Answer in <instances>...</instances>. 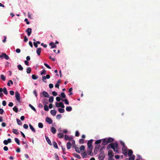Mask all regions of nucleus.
I'll use <instances>...</instances> for the list:
<instances>
[{"mask_svg": "<svg viewBox=\"0 0 160 160\" xmlns=\"http://www.w3.org/2000/svg\"><path fill=\"white\" fill-rule=\"evenodd\" d=\"M54 155L55 159L56 160H59V158L57 154L56 153H55L54 154Z\"/></svg>", "mask_w": 160, "mask_h": 160, "instance_id": "49", "label": "nucleus"}, {"mask_svg": "<svg viewBox=\"0 0 160 160\" xmlns=\"http://www.w3.org/2000/svg\"><path fill=\"white\" fill-rule=\"evenodd\" d=\"M24 42H27L28 41V39L26 36H24V39L23 40Z\"/></svg>", "mask_w": 160, "mask_h": 160, "instance_id": "60", "label": "nucleus"}, {"mask_svg": "<svg viewBox=\"0 0 160 160\" xmlns=\"http://www.w3.org/2000/svg\"><path fill=\"white\" fill-rule=\"evenodd\" d=\"M44 65L47 68H48L49 69H51V67L49 65H48L46 63H44Z\"/></svg>", "mask_w": 160, "mask_h": 160, "instance_id": "55", "label": "nucleus"}, {"mask_svg": "<svg viewBox=\"0 0 160 160\" xmlns=\"http://www.w3.org/2000/svg\"><path fill=\"white\" fill-rule=\"evenodd\" d=\"M52 94L54 96H56L57 95V93L55 91H53L52 92Z\"/></svg>", "mask_w": 160, "mask_h": 160, "instance_id": "61", "label": "nucleus"}, {"mask_svg": "<svg viewBox=\"0 0 160 160\" xmlns=\"http://www.w3.org/2000/svg\"><path fill=\"white\" fill-rule=\"evenodd\" d=\"M100 148V146L98 145H97L96 146L95 148L94 149V152L95 154L97 153V152Z\"/></svg>", "mask_w": 160, "mask_h": 160, "instance_id": "13", "label": "nucleus"}, {"mask_svg": "<svg viewBox=\"0 0 160 160\" xmlns=\"http://www.w3.org/2000/svg\"><path fill=\"white\" fill-rule=\"evenodd\" d=\"M0 58H4L6 60H8L9 59V57L4 53H2V54L0 55Z\"/></svg>", "mask_w": 160, "mask_h": 160, "instance_id": "5", "label": "nucleus"}, {"mask_svg": "<svg viewBox=\"0 0 160 160\" xmlns=\"http://www.w3.org/2000/svg\"><path fill=\"white\" fill-rule=\"evenodd\" d=\"M50 46H51V48H56V46L55 44L53 42H51L49 44Z\"/></svg>", "mask_w": 160, "mask_h": 160, "instance_id": "18", "label": "nucleus"}, {"mask_svg": "<svg viewBox=\"0 0 160 160\" xmlns=\"http://www.w3.org/2000/svg\"><path fill=\"white\" fill-rule=\"evenodd\" d=\"M93 140L92 139H91L89 140L88 142L87 145L88 146V148H92V145Z\"/></svg>", "mask_w": 160, "mask_h": 160, "instance_id": "6", "label": "nucleus"}, {"mask_svg": "<svg viewBox=\"0 0 160 160\" xmlns=\"http://www.w3.org/2000/svg\"><path fill=\"white\" fill-rule=\"evenodd\" d=\"M60 96L63 98H65L66 97V95L64 92H62Z\"/></svg>", "mask_w": 160, "mask_h": 160, "instance_id": "43", "label": "nucleus"}, {"mask_svg": "<svg viewBox=\"0 0 160 160\" xmlns=\"http://www.w3.org/2000/svg\"><path fill=\"white\" fill-rule=\"evenodd\" d=\"M46 71L45 70V69H43L42 71V72H41V75H42V74H46Z\"/></svg>", "mask_w": 160, "mask_h": 160, "instance_id": "56", "label": "nucleus"}, {"mask_svg": "<svg viewBox=\"0 0 160 160\" xmlns=\"http://www.w3.org/2000/svg\"><path fill=\"white\" fill-rule=\"evenodd\" d=\"M67 148L68 149H70L71 147V144L70 142H68L67 144Z\"/></svg>", "mask_w": 160, "mask_h": 160, "instance_id": "23", "label": "nucleus"}, {"mask_svg": "<svg viewBox=\"0 0 160 160\" xmlns=\"http://www.w3.org/2000/svg\"><path fill=\"white\" fill-rule=\"evenodd\" d=\"M12 132L16 134H18L19 133L18 130L15 129H12Z\"/></svg>", "mask_w": 160, "mask_h": 160, "instance_id": "24", "label": "nucleus"}, {"mask_svg": "<svg viewBox=\"0 0 160 160\" xmlns=\"http://www.w3.org/2000/svg\"><path fill=\"white\" fill-rule=\"evenodd\" d=\"M10 94L11 95H13L14 94V92L13 91L11 90L10 91Z\"/></svg>", "mask_w": 160, "mask_h": 160, "instance_id": "62", "label": "nucleus"}, {"mask_svg": "<svg viewBox=\"0 0 160 160\" xmlns=\"http://www.w3.org/2000/svg\"><path fill=\"white\" fill-rule=\"evenodd\" d=\"M72 88H70L68 90V92L70 93L68 94L69 95H71L72 94Z\"/></svg>", "mask_w": 160, "mask_h": 160, "instance_id": "41", "label": "nucleus"}, {"mask_svg": "<svg viewBox=\"0 0 160 160\" xmlns=\"http://www.w3.org/2000/svg\"><path fill=\"white\" fill-rule=\"evenodd\" d=\"M17 123L19 125H21L22 124V122H21V121L18 119H16Z\"/></svg>", "mask_w": 160, "mask_h": 160, "instance_id": "38", "label": "nucleus"}, {"mask_svg": "<svg viewBox=\"0 0 160 160\" xmlns=\"http://www.w3.org/2000/svg\"><path fill=\"white\" fill-rule=\"evenodd\" d=\"M2 92H3V93L6 95H7L8 94V91L6 88L5 87L4 88L2 89Z\"/></svg>", "mask_w": 160, "mask_h": 160, "instance_id": "25", "label": "nucleus"}, {"mask_svg": "<svg viewBox=\"0 0 160 160\" xmlns=\"http://www.w3.org/2000/svg\"><path fill=\"white\" fill-rule=\"evenodd\" d=\"M1 78L3 81H5L6 80V78L5 76L3 75H1Z\"/></svg>", "mask_w": 160, "mask_h": 160, "instance_id": "44", "label": "nucleus"}, {"mask_svg": "<svg viewBox=\"0 0 160 160\" xmlns=\"http://www.w3.org/2000/svg\"><path fill=\"white\" fill-rule=\"evenodd\" d=\"M65 140H70L72 139V138H71L69 137L68 135H65Z\"/></svg>", "mask_w": 160, "mask_h": 160, "instance_id": "32", "label": "nucleus"}, {"mask_svg": "<svg viewBox=\"0 0 160 160\" xmlns=\"http://www.w3.org/2000/svg\"><path fill=\"white\" fill-rule=\"evenodd\" d=\"M108 155L109 157H113L114 156V153L112 150H109L108 152Z\"/></svg>", "mask_w": 160, "mask_h": 160, "instance_id": "8", "label": "nucleus"}, {"mask_svg": "<svg viewBox=\"0 0 160 160\" xmlns=\"http://www.w3.org/2000/svg\"><path fill=\"white\" fill-rule=\"evenodd\" d=\"M57 113V111L56 110H51L50 111V113L53 116H55L56 115Z\"/></svg>", "mask_w": 160, "mask_h": 160, "instance_id": "17", "label": "nucleus"}, {"mask_svg": "<svg viewBox=\"0 0 160 160\" xmlns=\"http://www.w3.org/2000/svg\"><path fill=\"white\" fill-rule=\"evenodd\" d=\"M41 50V48H37L36 52L38 55L39 56L40 55Z\"/></svg>", "mask_w": 160, "mask_h": 160, "instance_id": "19", "label": "nucleus"}, {"mask_svg": "<svg viewBox=\"0 0 160 160\" xmlns=\"http://www.w3.org/2000/svg\"><path fill=\"white\" fill-rule=\"evenodd\" d=\"M13 110L16 112H17L18 111V108L14 106L13 108Z\"/></svg>", "mask_w": 160, "mask_h": 160, "instance_id": "40", "label": "nucleus"}, {"mask_svg": "<svg viewBox=\"0 0 160 160\" xmlns=\"http://www.w3.org/2000/svg\"><path fill=\"white\" fill-rule=\"evenodd\" d=\"M73 155L76 158H77L78 159H80L81 158L80 156L79 155L77 154L76 153H73Z\"/></svg>", "mask_w": 160, "mask_h": 160, "instance_id": "22", "label": "nucleus"}, {"mask_svg": "<svg viewBox=\"0 0 160 160\" xmlns=\"http://www.w3.org/2000/svg\"><path fill=\"white\" fill-rule=\"evenodd\" d=\"M14 140L16 142V143L18 145H20V141L17 138H15L14 139Z\"/></svg>", "mask_w": 160, "mask_h": 160, "instance_id": "31", "label": "nucleus"}, {"mask_svg": "<svg viewBox=\"0 0 160 160\" xmlns=\"http://www.w3.org/2000/svg\"><path fill=\"white\" fill-rule=\"evenodd\" d=\"M22 143L23 144H25V147L26 148H28V144H27V143L26 142L23 141L22 142Z\"/></svg>", "mask_w": 160, "mask_h": 160, "instance_id": "50", "label": "nucleus"}, {"mask_svg": "<svg viewBox=\"0 0 160 160\" xmlns=\"http://www.w3.org/2000/svg\"><path fill=\"white\" fill-rule=\"evenodd\" d=\"M38 126L39 128H42L43 127V125L42 123L41 122H39L38 123Z\"/></svg>", "mask_w": 160, "mask_h": 160, "instance_id": "46", "label": "nucleus"}, {"mask_svg": "<svg viewBox=\"0 0 160 160\" xmlns=\"http://www.w3.org/2000/svg\"><path fill=\"white\" fill-rule=\"evenodd\" d=\"M21 101H16V103L17 105H21Z\"/></svg>", "mask_w": 160, "mask_h": 160, "instance_id": "47", "label": "nucleus"}, {"mask_svg": "<svg viewBox=\"0 0 160 160\" xmlns=\"http://www.w3.org/2000/svg\"><path fill=\"white\" fill-rule=\"evenodd\" d=\"M24 21L26 22V23L27 24H30V22L28 21V19L27 18H25L24 20Z\"/></svg>", "mask_w": 160, "mask_h": 160, "instance_id": "63", "label": "nucleus"}, {"mask_svg": "<svg viewBox=\"0 0 160 160\" xmlns=\"http://www.w3.org/2000/svg\"><path fill=\"white\" fill-rule=\"evenodd\" d=\"M32 78L34 80H36L38 79V76L35 75L34 74H32Z\"/></svg>", "mask_w": 160, "mask_h": 160, "instance_id": "37", "label": "nucleus"}, {"mask_svg": "<svg viewBox=\"0 0 160 160\" xmlns=\"http://www.w3.org/2000/svg\"><path fill=\"white\" fill-rule=\"evenodd\" d=\"M18 69L20 71H22L23 70V68L22 66L20 64L18 65L17 66Z\"/></svg>", "mask_w": 160, "mask_h": 160, "instance_id": "33", "label": "nucleus"}, {"mask_svg": "<svg viewBox=\"0 0 160 160\" xmlns=\"http://www.w3.org/2000/svg\"><path fill=\"white\" fill-rule=\"evenodd\" d=\"M135 159V156L134 155H132L131 157L129 158V160H134Z\"/></svg>", "mask_w": 160, "mask_h": 160, "instance_id": "48", "label": "nucleus"}, {"mask_svg": "<svg viewBox=\"0 0 160 160\" xmlns=\"http://www.w3.org/2000/svg\"><path fill=\"white\" fill-rule=\"evenodd\" d=\"M75 151L79 153L80 152V151L79 150V148L75 147Z\"/></svg>", "mask_w": 160, "mask_h": 160, "instance_id": "51", "label": "nucleus"}, {"mask_svg": "<svg viewBox=\"0 0 160 160\" xmlns=\"http://www.w3.org/2000/svg\"><path fill=\"white\" fill-rule=\"evenodd\" d=\"M58 111L60 113H63L65 112V110L64 109L62 108H59L58 109Z\"/></svg>", "mask_w": 160, "mask_h": 160, "instance_id": "28", "label": "nucleus"}, {"mask_svg": "<svg viewBox=\"0 0 160 160\" xmlns=\"http://www.w3.org/2000/svg\"><path fill=\"white\" fill-rule=\"evenodd\" d=\"M113 141L114 139L111 138H105L102 139V144L104 145H106L108 143L112 142Z\"/></svg>", "mask_w": 160, "mask_h": 160, "instance_id": "2", "label": "nucleus"}, {"mask_svg": "<svg viewBox=\"0 0 160 160\" xmlns=\"http://www.w3.org/2000/svg\"><path fill=\"white\" fill-rule=\"evenodd\" d=\"M79 136V133L78 131H77L75 132V136L76 137H78Z\"/></svg>", "mask_w": 160, "mask_h": 160, "instance_id": "57", "label": "nucleus"}, {"mask_svg": "<svg viewBox=\"0 0 160 160\" xmlns=\"http://www.w3.org/2000/svg\"><path fill=\"white\" fill-rule=\"evenodd\" d=\"M12 140L10 138H8L7 140H4L3 141V143L5 145H7L8 143H10L11 142Z\"/></svg>", "mask_w": 160, "mask_h": 160, "instance_id": "11", "label": "nucleus"}, {"mask_svg": "<svg viewBox=\"0 0 160 160\" xmlns=\"http://www.w3.org/2000/svg\"><path fill=\"white\" fill-rule=\"evenodd\" d=\"M62 117V115L60 114H58L56 116V118L57 119H59Z\"/></svg>", "mask_w": 160, "mask_h": 160, "instance_id": "52", "label": "nucleus"}, {"mask_svg": "<svg viewBox=\"0 0 160 160\" xmlns=\"http://www.w3.org/2000/svg\"><path fill=\"white\" fill-rule=\"evenodd\" d=\"M107 149H109L111 148L112 149L114 152L118 153L119 148L117 142L111 143L108 145L107 147Z\"/></svg>", "mask_w": 160, "mask_h": 160, "instance_id": "1", "label": "nucleus"}, {"mask_svg": "<svg viewBox=\"0 0 160 160\" xmlns=\"http://www.w3.org/2000/svg\"><path fill=\"white\" fill-rule=\"evenodd\" d=\"M15 96L16 99V100H20V95L18 92L16 91L15 92Z\"/></svg>", "mask_w": 160, "mask_h": 160, "instance_id": "7", "label": "nucleus"}, {"mask_svg": "<svg viewBox=\"0 0 160 160\" xmlns=\"http://www.w3.org/2000/svg\"><path fill=\"white\" fill-rule=\"evenodd\" d=\"M29 126L30 128L32 130L33 132H36V130L31 125V124H29Z\"/></svg>", "mask_w": 160, "mask_h": 160, "instance_id": "29", "label": "nucleus"}, {"mask_svg": "<svg viewBox=\"0 0 160 160\" xmlns=\"http://www.w3.org/2000/svg\"><path fill=\"white\" fill-rule=\"evenodd\" d=\"M49 86L50 88H52L53 87V85L52 84L50 83L49 85Z\"/></svg>", "mask_w": 160, "mask_h": 160, "instance_id": "64", "label": "nucleus"}, {"mask_svg": "<svg viewBox=\"0 0 160 160\" xmlns=\"http://www.w3.org/2000/svg\"><path fill=\"white\" fill-rule=\"evenodd\" d=\"M46 121L49 124H51L52 123V121L50 118L47 117L46 118Z\"/></svg>", "mask_w": 160, "mask_h": 160, "instance_id": "9", "label": "nucleus"}, {"mask_svg": "<svg viewBox=\"0 0 160 160\" xmlns=\"http://www.w3.org/2000/svg\"><path fill=\"white\" fill-rule=\"evenodd\" d=\"M66 109L67 111L70 112L72 110V108L71 107H67L66 108Z\"/></svg>", "mask_w": 160, "mask_h": 160, "instance_id": "34", "label": "nucleus"}, {"mask_svg": "<svg viewBox=\"0 0 160 160\" xmlns=\"http://www.w3.org/2000/svg\"><path fill=\"white\" fill-rule=\"evenodd\" d=\"M92 150V148H88L87 153L88 155L92 156V155L91 154Z\"/></svg>", "mask_w": 160, "mask_h": 160, "instance_id": "20", "label": "nucleus"}, {"mask_svg": "<svg viewBox=\"0 0 160 160\" xmlns=\"http://www.w3.org/2000/svg\"><path fill=\"white\" fill-rule=\"evenodd\" d=\"M26 71L27 72L28 74L30 73L31 71V68L30 67L27 68L26 69Z\"/></svg>", "mask_w": 160, "mask_h": 160, "instance_id": "30", "label": "nucleus"}, {"mask_svg": "<svg viewBox=\"0 0 160 160\" xmlns=\"http://www.w3.org/2000/svg\"><path fill=\"white\" fill-rule=\"evenodd\" d=\"M44 109L46 111H48V110H49L48 107V106L47 105H45L44 106Z\"/></svg>", "mask_w": 160, "mask_h": 160, "instance_id": "45", "label": "nucleus"}, {"mask_svg": "<svg viewBox=\"0 0 160 160\" xmlns=\"http://www.w3.org/2000/svg\"><path fill=\"white\" fill-rule=\"evenodd\" d=\"M79 142L80 144H83L84 142V140L83 139H80Z\"/></svg>", "mask_w": 160, "mask_h": 160, "instance_id": "53", "label": "nucleus"}, {"mask_svg": "<svg viewBox=\"0 0 160 160\" xmlns=\"http://www.w3.org/2000/svg\"><path fill=\"white\" fill-rule=\"evenodd\" d=\"M82 156L83 158H86L87 157V154L86 152H84L82 154Z\"/></svg>", "mask_w": 160, "mask_h": 160, "instance_id": "35", "label": "nucleus"}, {"mask_svg": "<svg viewBox=\"0 0 160 160\" xmlns=\"http://www.w3.org/2000/svg\"><path fill=\"white\" fill-rule=\"evenodd\" d=\"M42 95H43V96L45 97H46V98H48L49 97V95H48V93L47 92H46L45 91H43L42 92Z\"/></svg>", "mask_w": 160, "mask_h": 160, "instance_id": "14", "label": "nucleus"}, {"mask_svg": "<svg viewBox=\"0 0 160 160\" xmlns=\"http://www.w3.org/2000/svg\"><path fill=\"white\" fill-rule=\"evenodd\" d=\"M53 145L54 147L56 149H57L58 148V147L57 145V143L55 141H53L52 142Z\"/></svg>", "mask_w": 160, "mask_h": 160, "instance_id": "21", "label": "nucleus"}, {"mask_svg": "<svg viewBox=\"0 0 160 160\" xmlns=\"http://www.w3.org/2000/svg\"><path fill=\"white\" fill-rule=\"evenodd\" d=\"M2 88H0V97L2 98L3 96V94L2 93Z\"/></svg>", "mask_w": 160, "mask_h": 160, "instance_id": "36", "label": "nucleus"}, {"mask_svg": "<svg viewBox=\"0 0 160 160\" xmlns=\"http://www.w3.org/2000/svg\"><path fill=\"white\" fill-rule=\"evenodd\" d=\"M26 32L28 33V35L29 36L32 33V29L31 28H28L26 30Z\"/></svg>", "mask_w": 160, "mask_h": 160, "instance_id": "12", "label": "nucleus"}, {"mask_svg": "<svg viewBox=\"0 0 160 160\" xmlns=\"http://www.w3.org/2000/svg\"><path fill=\"white\" fill-rule=\"evenodd\" d=\"M133 152L131 149H129L128 151V154L129 156H131Z\"/></svg>", "mask_w": 160, "mask_h": 160, "instance_id": "27", "label": "nucleus"}, {"mask_svg": "<svg viewBox=\"0 0 160 160\" xmlns=\"http://www.w3.org/2000/svg\"><path fill=\"white\" fill-rule=\"evenodd\" d=\"M100 153H99L98 156V158H104L105 157V155L104 151L101 149L100 150Z\"/></svg>", "mask_w": 160, "mask_h": 160, "instance_id": "3", "label": "nucleus"}, {"mask_svg": "<svg viewBox=\"0 0 160 160\" xmlns=\"http://www.w3.org/2000/svg\"><path fill=\"white\" fill-rule=\"evenodd\" d=\"M127 147H124L122 148V153L124 155L127 154Z\"/></svg>", "mask_w": 160, "mask_h": 160, "instance_id": "10", "label": "nucleus"}, {"mask_svg": "<svg viewBox=\"0 0 160 160\" xmlns=\"http://www.w3.org/2000/svg\"><path fill=\"white\" fill-rule=\"evenodd\" d=\"M46 79H47V78H46V76H43L42 77V80L43 81V82H46V81H45V80H46Z\"/></svg>", "mask_w": 160, "mask_h": 160, "instance_id": "58", "label": "nucleus"}, {"mask_svg": "<svg viewBox=\"0 0 160 160\" xmlns=\"http://www.w3.org/2000/svg\"><path fill=\"white\" fill-rule=\"evenodd\" d=\"M55 105L56 107L58 108L61 107L62 108H64L65 107L63 103L62 102H56L55 103Z\"/></svg>", "mask_w": 160, "mask_h": 160, "instance_id": "4", "label": "nucleus"}, {"mask_svg": "<svg viewBox=\"0 0 160 160\" xmlns=\"http://www.w3.org/2000/svg\"><path fill=\"white\" fill-rule=\"evenodd\" d=\"M45 138L46 140L48 143L50 145H52V144L51 143V142L50 141V140L49 139V138L47 137V136H45Z\"/></svg>", "mask_w": 160, "mask_h": 160, "instance_id": "16", "label": "nucleus"}, {"mask_svg": "<svg viewBox=\"0 0 160 160\" xmlns=\"http://www.w3.org/2000/svg\"><path fill=\"white\" fill-rule=\"evenodd\" d=\"M23 128L25 129H28V125L26 124H25L23 125Z\"/></svg>", "mask_w": 160, "mask_h": 160, "instance_id": "54", "label": "nucleus"}, {"mask_svg": "<svg viewBox=\"0 0 160 160\" xmlns=\"http://www.w3.org/2000/svg\"><path fill=\"white\" fill-rule=\"evenodd\" d=\"M102 140L101 139L96 140L95 142V144H98L101 143Z\"/></svg>", "mask_w": 160, "mask_h": 160, "instance_id": "39", "label": "nucleus"}, {"mask_svg": "<svg viewBox=\"0 0 160 160\" xmlns=\"http://www.w3.org/2000/svg\"><path fill=\"white\" fill-rule=\"evenodd\" d=\"M29 106L34 111H36V109L31 104H29Z\"/></svg>", "mask_w": 160, "mask_h": 160, "instance_id": "42", "label": "nucleus"}, {"mask_svg": "<svg viewBox=\"0 0 160 160\" xmlns=\"http://www.w3.org/2000/svg\"><path fill=\"white\" fill-rule=\"evenodd\" d=\"M51 131L53 134H55L57 131V130L54 127H52L51 128Z\"/></svg>", "mask_w": 160, "mask_h": 160, "instance_id": "15", "label": "nucleus"}, {"mask_svg": "<svg viewBox=\"0 0 160 160\" xmlns=\"http://www.w3.org/2000/svg\"><path fill=\"white\" fill-rule=\"evenodd\" d=\"M58 136L59 138H62L64 137V135L62 133H59L58 134Z\"/></svg>", "mask_w": 160, "mask_h": 160, "instance_id": "26", "label": "nucleus"}, {"mask_svg": "<svg viewBox=\"0 0 160 160\" xmlns=\"http://www.w3.org/2000/svg\"><path fill=\"white\" fill-rule=\"evenodd\" d=\"M85 147L83 145H82L80 148V150H84V149H85Z\"/></svg>", "mask_w": 160, "mask_h": 160, "instance_id": "59", "label": "nucleus"}]
</instances>
